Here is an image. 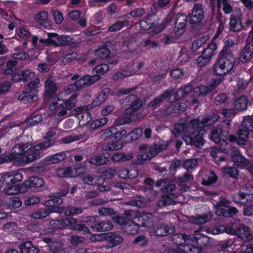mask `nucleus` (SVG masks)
<instances>
[{"instance_id": "a878e982", "label": "nucleus", "mask_w": 253, "mask_h": 253, "mask_svg": "<svg viewBox=\"0 0 253 253\" xmlns=\"http://www.w3.org/2000/svg\"><path fill=\"white\" fill-rule=\"evenodd\" d=\"M80 171L74 172L71 167L59 168L56 170V175L59 177H73L75 174H78Z\"/></svg>"}, {"instance_id": "72a5a7b5", "label": "nucleus", "mask_w": 253, "mask_h": 253, "mask_svg": "<svg viewBox=\"0 0 253 253\" xmlns=\"http://www.w3.org/2000/svg\"><path fill=\"white\" fill-rule=\"evenodd\" d=\"M241 126L251 132H253V115L245 116L241 123Z\"/></svg>"}, {"instance_id": "f3484780", "label": "nucleus", "mask_w": 253, "mask_h": 253, "mask_svg": "<svg viewBox=\"0 0 253 253\" xmlns=\"http://www.w3.org/2000/svg\"><path fill=\"white\" fill-rule=\"evenodd\" d=\"M44 85L45 91L43 94L44 97L46 98H48L53 96L55 94L57 87L56 84L53 80L52 77H50L48 78L45 81Z\"/></svg>"}, {"instance_id": "ea45409f", "label": "nucleus", "mask_w": 253, "mask_h": 253, "mask_svg": "<svg viewBox=\"0 0 253 253\" xmlns=\"http://www.w3.org/2000/svg\"><path fill=\"white\" fill-rule=\"evenodd\" d=\"M251 229L247 226L242 224L238 226V237H249L252 235Z\"/></svg>"}, {"instance_id": "09e8293b", "label": "nucleus", "mask_w": 253, "mask_h": 253, "mask_svg": "<svg viewBox=\"0 0 253 253\" xmlns=\"http://www.w3.org/2000/svg\"><path fill=\"white\" fill-rule=\"evenodd\" d=\"M55 142V141L53 139H47V140L40 143L36 145H35L34 147V149L35 150H38L44 149L45 148H49L51 146L53 145Z\"/></svg>"}, {"instance_id": "4c0bfd02", "label": "nucleus", "mask_w": 253, "mask_h": 253, "mask_svg": "<svg viewBox=\"0 0 253 253\" xmlns=\"http://www.w3.org/2000/svg\"><path fill=\"white\" fill-rule=\"evenodd\" d=\"M40 157V153L38 150H34L27 155H23L21 160L22 162L26 164L32 162Z\"/></svg>"}, {"instance_id": "4d7b16f0", "label": "nucleus", "mask_w": 253, "mask_h": 253, "mask_svg": "<svg viewBox=\"0 0 253 253\" xmlns=\"http://www.w3.org/2000/svg\"><path fill=\"white\" fill-rule=\"evenodd\" d=\"M48 39L45 40H41L40 42H41L54 44L56 46V43L55 42H57V39H56V38H58V34L56 33H48Z\"/></svg>"}, {"instance_id": "ddd939ff", "label": "nucleus", "mask_w": 253, "mask_h": 253, "mask_svg": "<svg viewBox=\"0 0 253 253\" xmlns=\"http://www.w3.org/2000/svg\"><path fill=\"white\" fill-rule=\"evenodd\" d=\"M242 14L240 11H238L236 13L231 15L229 23V28L230 30L234 32H238L243 28L242 24Z\"/></svg>"}, {"instance_id": "20e7f679", "label": "nucleus", "mask_w": 253, "mask_h": 253, "mask_svg": "<svg viewBox=\"0 0 253 253\" xmlns=\"http://www.w3.org/2000/svg\"><path fill=\"white\" fill-rule=\"evenodd\" d=\"M32 146V144L29 142L15 145L11 150V154L9 156L4 154L0 156V164L20 159L27 151L31 148Z\"/></svg>"}, {"instance_id": "9b49d317", "label": "nucleus", "mask_w": 253, "mask_h": 253, "mask_svg": "<svg viewBox=\"0 0 253 253\" xmlns=\"http://www.w3.org/2000/svg\"><path fill=\"white\" fill-rule=\"evenodd\" d=\"M77 97V94L74 93L72 94L69 99L63 101V103L59 104L58 103H57V108L61 109V110L58 113V116H62L67 114V110H70L75 107L76 103Z\"/></svg>"}, {"instance_id": "7c9ffc66", "label": "nucleus", "mask_w": 253, "mask_h": 253, "mask_svg": "<svg viewBox=\"0 0 253 253\" xmlns=\"http://www.w3.org/2000/svg\"><path fill=\"white\" fill-rule=\"evenodd\" d=\"M218 119V116L215 114H211L205 116L201 120V126L207 127L212 125Z\"/></svg>"}, {"instance_id": "3c124183", "label": "nucleus", "mask_w": 253, "mask_h": 253, "mask_svg": "<svg viewBox=\"0 0 253 253\" xmlns=\"http://www.w3.org/2000/svg\"><path fill=\"white\" fill-rule=\"evenodd\" d=\"M235 242L233 240H228L222 244L220 246V249L214 251L213 253H230L227 248L230 247Z\"/></svg>"}, {"instance_id": "680f3d73", "label": "nucleus", "mask_w": 253, "mask_h": 253, "mask_svg": "<svg viewBox=\"0 0 253 253\" xmlns=\"http://www.w3.org/2000/svg\"><path fill=\"white\" fill-rule=\"evenodd\" d=\"M175 204L174 201H172L168 197L167 195L162 196V199L158 203L159 207H162L170 205H174Z\"/></svg>"}, {"instance_id": "393cba45", "label": "nucleus", "mask_w": 253, "mask_h": 253, "mask_svg": "<svg viewBox=\"0 0 253 253\" xmlns=\"http://www.w3.org/2000/svg\"><path fill=\"white\" fill-rule=\"evenodd\" d=\"M249 101L247 97L245 95H242L236 99L234 103V107L235 110L243 111L247 109Z\"/></svg>"}, {"instance_id": "37998d69", "label": "nucleus", "mask_w": 253, "mask_h": 253, "mask_svg": "<svg viewBox=\"0 0 253 253\" xmlns=\"http://www.w3.org/2000/svg\"><path fill=\"white\" fill-rule=\"evenodd\" d=\"M132 158L131 154H125L122 153H115L112 157V160L114 162H125L129 161Z\"/></svg>"}, {"instance_id": "338daca9", "label": "nucleus", "mask_w": 253, "mask_h": 253, "mask_svg": "<svg viewBox=\"0 0 253 253\" xmlns=\"http://www.w3.org/2000/svg\"><path fill=\"white\" fill-rule=\"evenodd\" d=\"M82 210L80 207H69L65 211V214L67 216L78 214L82 212Z\"/></svg>"}, {"instance_id": "473e14b6", "label": "nucleus", "mask_w": 253, "mask_h": 253, "mask_svg": "<svg viewBox=\"0 0 253 253\" xmlns=\"http://www.w3.org/2000/svg\"><path fill=\"white\" fill-rule=\"evenodd\" d=\"M26 192V188L24 186L23 183L20 185L14 184L9 186L5 191V193L8 195H15L18 193H24Z\"/></svg>"}, {"instance_id": "6e6d98bb", "label": "nucleus", "mask_w": 253, "mask_h": 253, "mask_svg": "<svg viewBox=\"0 0 253 253\" xmlns=\"http://www.w3.org/2000/svg\"><path fill=\"white\" fill-rule=\"evenodd\" d=\"M22 202L20 199L16 197H13L9 199L8 203V208L10 210L15 209L21 206Z\"/></svg>"}, {"instance_id": "a211bd4d", "label": "nucleus", "mask_w": 253, "mask_h": 253, "mask_svg": "<svg viewBox=\"0 0 253 253\" xmlns=\"http://www.w3.org/2000/svg\"><path fill=\"white\" fill-rule=\"evenodd\" d=\"M113 225L109 220H103L101 221H96L94 225H91L90 228L92 230L94 229L99 232L108 231L112 229Z\"/></svg>"}, {"instance_id": "864d4df0", "label": "nucleus", "mask_w": 253, "mask_h": 253, "mask_svg": "<svg viewBox=\"0 0 253 253\" xmlns=\"http://www.w3.org/2000/svg\"><path fill=\"white\" fill-rule=\"evenodd\" d=\"M83 78L85 83L86 86H88L99 80L101 77L99 75H93L92 76L85 75L83 77Z\"/></svg>"}, {"instance_id": "6e6552de", "label": "nucleus", "mask_w": 253, "mask_h": 253, "mask_svg": "<svg viewBox=\"0 0 253 253\" xmlns=\"http://www.w3.org/2000/svg\"><path fill=\"white\" fill-rule=\"evenodd\" d=\"M217 46L215 43L209 44L202 53V54L197 59V65L199 67L205 66L211 60L214 51L216 49Z\"/></svg>"}, {"instance_id": "423d86ee", "label": "nucleus", "mask_w": 253, "mask_h": 253, "mask_svg": "<svg viewBox=\"0 0 253 253\" xmlns=\"http://www.w3.org/2000/svg\"><path fill=\"white\" fill-rule=\"evenodd\" d=\"M206 130L204 129H197L182 137L183 140L187 145L194 146L200 148L205 144L204 135Z\"/></svg>"}, {"instance_id": "f257e3e1", "label": "nucleus", "mask_w": 253, "mask_h": 253, "mask_svg": "<svg viewBox=\"0 0 253 253\" xmlns=\"http://www.w3.org/2000/svg\"><path fill=\"white\" fill-rule=\"evenodd\" d=\"M236 58L234 54L219 53L213 65V72L217 76H224L233 68Z\"/></svg>"}, {"instance_id": "de8ad7c7", "label": "nucleus", "mask_w": 253, "mask_h": 253, "mask_svg": "<svg viewBox=\"0 0 253 253\" xmlns=\"http://www.w3.org/2000/svg\"><path fill=\"white\" fill-rule=\"evenodd\" d=\"M69 192V190L68 189H66L63 190L62 191L60 192H57L55 193L53 196H51L50 197L53 200V202L58 206L60 204L62 203L63 200L60 197L61 196H65Z\"/></svg>"}, {"instance_id": "cd10ccee", "label": "nucleus", "mask_w": 253, "mask_h": 253, "mask_svg": "<svg viewBox=\"0 0 253 253\" xmlns=\"http://www.w3.org/2000/svg\"><path fill=\"white\" fill-rule=\"evenodd\" d=\"M21 253H38L39 250L34 246L31 241L23 243L20 246Z\"/></svg>"}, {"instance_id": "7ed1b4c3", "label": "nucleus", "mask_w": 253, "mask_h": 253, "mask_svg": "<svg viewBox=\"0 0 253 253\" xmlns=\"http://www.w3.org/2000/svg\"><path fill=\"white\" fill-rule=\"evenodd\" d=\"M142 106V101L138 97L136 100L129 104L128 108H126L124 111V114L130 115V116H124L118 120L119 125L130 123L135 122L139 119V114L134 113Z\"/></svg>"}, {"instance_id": "58836bf2", "label": "nucleus", "mask_w": 253, "mask_h": 253, "mask_svg": "<svg viewBox=\"0 0 253 253\" xmlns=\"http://www.w3.org/2000/svg\"><path fill=\"white\" fill-rule=\"evenodd\" d=\"M30 83L28 85L25 86V89L26 91H28L30 93L37 94L38 92V88L39 87V84L40 80L39 79L36 78L34 81H30Z\"/></svg>"}, {"instance_id": "e433bc0d", "label": "nucleus", "mask_w": 253, "mask_h": 253, "mask_svg": "<svg viewBox=\"0 0 253 253\" xmlns=\"http://www.w3.org/2000/svg\"><path fill=\"white\" fill-rule=\"evenodd\" d=\"M107 162V157H105L104 155L93 156L88 160L90 164L97 166L104 165Z\"/></svg>"}, {"instance_id": "c756f323", "label": "nucleus", "mask_w": 253, "mask_h": 253, "mask_svg": "<svg viewBox=\"0 0 253 253\" xmlns=\"http://www.w3.org/2000/svg\"><path fill=\"white\" fill-rule=\"evenodd\" d=\"M95 185L98 186V189L101 192L108 191L110 189L109 185L102 176L98 175L96 177V180L94 182Z\"/></svg>"}, {"instance_id": "a18cd8bd", "label": "nucleus", "mask_w": 253, "mask_h": 253, "mask_svg": "<svg viewBox=\"0 0 253 253\" xmlns=\"http://www.w3.org/2000/svg\"><path fill=\"white\" fill-rule=\"evenodd\" d=\"M225 174H227L230 177L237 179L239 176V171L235 167H224L222 168Z\"/></svg>"}, {"instance_id": "6ab92c4d", "label": "nucleus", "mask_w": 253, "mask_h": 253, "mask_svg": "<svg viewBox=\"0 0 253 253\" xmlns=\"http://www.w3.org/2000/svg\"><path fill=\"white\" fill-rule=\"evenodd\" d=\"M44 182L43 179L36 177H30L27 180L23 183L24 186L26 188V191L28 188L35 187L39 188L44 185Z\"/></svg>"}, {"instance_id": "bb28decb", "label": "nucleus", "mask_w": 253, "mask_h": 253, "mask_svg": "<svg viewBox=\"0 0 253 253\" xmlns=\"http://www.w3.org/2000/svg\"><path fill=\"white\" fill-rule=\"evenodd\" d=\"M233 200L234 202L237 203H246L248 202H251L253 200V194H247L239 191L237 196L233 197Z\"/></svg>"}, {"instance_id": "2f4dec72", "label": "nucleus", "mask_w": 253, "mask_h": 253, "mask_svg": "<svg viewBox=\"0 0 253 253\" xmlns=\"http://www.w3.org/2000/svg\"><path fill=\"white\" fill-rule=\"evenodd\" d=\"M250 132H251L243 128L238 130L237 131L238 135L237 143L241 145H245L249 138Z\"/></svg>"}, {"instance_id": "a19ab883", "label": "nucleus", "mask_w": 253, "mask_h": 253, "mask_svg": "<svg viewBox=\"0 0 253 253\" xmlns=\"http://www.w3.org/2000/svg\"><path fill=\"white\" fill-rule=\"evenodd\" d=\"M66 158L64 152H61L55 155L47 157L46 158V161L50 162L51 164H56L63 161Z\"/></svg>"}, {"instance_id": "13d9d810", "label": "nucleus", "mask_w": 253, "mask_h": 253, "mask_svg": "<svg viewBox=\"0 0 253 253\" xmlns=\"http://www.w3.org/2000/svg\"><path fill=\"white\" fill-rule=\"evenodd\" d=\"M75 229L79 230L80 231H82L84 232V233H88V234L91 235V237H95L96 235H103L93 233L92 231L88 229V228L84 224H80L78 225H76Z\"/></svg>"}, {"instance_id": "5fc2aeb1", "label": "nucleus", "mask_w": 253, "mask_h": 253, "mask_svg": "<svg viewBox=\"0 0 253 253\" xmlns=\"http://www.w3.org/2000/svg\"><path fill=\"white\" fill-rule=\"evenodd\" d=\"M29 126H32L37 125L42 121V117L41 115L34 113L32 114L28 120Z\"/></svg>"}, {"instance_id": "2eb2a0df", "label": "nucleus", "mask_w": 253, "mask_h": 253, "mask_svg": "<svg viewBox=\"0 0 253 253\" xmlns=\"http://www.w3.org/2000/svg\"><path fill=\"white\" fill-rule=\"evenodd\" d=\"M204 13L202 5L196 4L193 9L190 23L194 24L201 21L204 17Z\"/></svg>"}, {"instance_id": "4468645a", "label": "nucleus", "mask_w": 253, "mask_h": 253, "mask_svg": "<svg viewBox=\"0 0 253 253\" xmlns=\"http://www.w3.org/2000/svg\"><path fill=\"white\" fill-rule=\"evenodd\" d=\"M253 54V42L248 43L242 50L239 60L243 63L249 62L252 58Z\"/></svg>"}, {"instance_id": "412c9836", "label": "nucleus", "mask_w": 253, "mask_h": 253, "mask_svg": "<svg viewBox=\"0 0 253 253\" xmlns=\"http://www.w3.org/2000/svg\"><path fill=\"white\" fill-rule=\"evenodd\" d=\"M215 209V213L218 216H222L225 217H233L238 212V210L236 208L233 207H229L228 209L223 208H216Z\"/></svg>"}, {"instance_id": "052dcab7", "label": "nucleus", "mask_w": 253, "mask_h": 253, "mask_svg": "<svg viewBox=\"0 0 253 253\" xmlns=\"http://www.w3.org/2000/svg\"><path fill=\"white\" fill-rule=\"evenodd\" d=\"M211 218V216L208 214L198 215L194 217V222L196 224H204L209 221Z\"/></svg>"}, {"instance_id": "0eeeda50", "label": "nucleus", "mask_w": 253, "mask_h": 253, "mask_svg": "<svg viewBox=\"0 0 253 253\" xmlns=\"http://www.w3.org/2000/svg\"><path fill=\"white\" fill-rule=\"evenodd\" d=\"M166 98L168 99L169 102H173L178 100L179 97L178 92H174L173 89L167 90L164 93L151 101L148 106L150 108L158 106Z\"/></svg>"}, {"instance_id": "e2e57ef3", "label": "nucleus", "mask_w": 253, "mask_h": 253, "mask_svg": "<svg viewBox=\"0 0 253 253\" xmlns=\"http://www.w3.org/2000/svg\"><path fill=\"white\" fill-rule=\"evenodd\" d=\"M152 156L150 155L149 153L141 154H139L137 156V163L136 164H142L144 161H149L152 159Z\"/></svg>"}, {"instance_id": "c03bdc74", "label": "nucleus", "mask_w": 253, "mask_h": 253, "mask_svg": "<svg viewBox=\"0 0 253 253\" xmlns=\"http://www.w3.org/2000/svg\"><path fill=\"white\" fill-rule=\"evenodd\" d=\"M119 240H116V238H89V240L91 241V242H100L104 240H108L109 241L110 247H113L115 246L119 245L120 243H121L124 241V238H118Z\"/></svg>"}, {"instance_id": "5701e85b", "label": "nucleus", "mask_w": 253, "mask_h": 253, "mask_svg": "<svg viewBox=\"0 0 253 253\" xmlns=\"http://www.w3.org/2000/svg\"><path fill=\"white\" fill-rule=\"evenodd\" d=\"M187 21V17L183 14H177L175 19V28H176V32H180L186 27Z\"/></svg>"}, {"instance_id": "49530a36", "label": "nucleus", "mask_w": 253, "mask_h": 253, "mask_svg": "<svg viewBox=\"0 0 253 253\" xmlns=\"http://www.w3.org/2000/svg\"><path fill=\"white\" fill-rule=\"evenodd\" d=\"M198 163L196 159H188L184 161L183 167L186 169L188 172L193 170L197 167Z\"/></svg>"}, {"instance_id": "f704fd0d", "label": "nucleus", "mask_w": 253, "mask_h": 253, "mask_svg": "<svg viewBox=\"0 0 253 253\" xmlns=\"http://www.w3.org/2000/svg\"><path fill=\"white\" fill-rule=\"evenodd\" d=\"M18 99L25 103L27 102H32L38 100V96L36 94L30 93V92L26 91V90L24 89L22 92V94L18 96Z\"/></svg>"}, {"instance_id": "9d476101", "label": "nucleus", "mask_w": 253, "mask_h": 253, "mask_svg": "<svg viewBox=\"0 0 253 253\" xmlns=\"http://www.w3.org/2000/svg\"><path fill=\"white\" fill-rule=\"evenodd\" d=\"M88 109V106H83L74 109L71 113L76 115L80 120V123L84 125L89 122L91 119Z\"/></svg>"}, {"instance_id": "c9c22d12", "label": "nucleus", "mask_w": 253, "mask_h": 253, "mask_svg": "<svg viewBox=\"0 0 253 253\" xmlns=\"http://www.w3.org/2000/svg\"><path fill=\"white\" fill-rule=\"evenodd\" d=\"M222 129L221 128H213L211 131V139L215 143H219L221 140L225 142V139L221 136Z\"/></svg>"}, {"instance_id": "bf43d9fd", "label": "nucleus", "mask_w": 253, "mask_h": 253, "mask_svg": "<svg viewBox=\"0 0 253 253\" xmlns=\"http://www.w3.org/2000/svg\"><path fill=\"white\" fill-rule=\"evenodd\" d=\"M109 70V66L108 64H101L96 66L93 69V71H95L96 73V75H100L104 74Z\"/></svg>"}, {"instance_id": "603ef678", "label": "nucleus", "mask_w": 253, "mask_h": 253, "mask_svg": "<svg viewBox=\"0 0 253 253\" xmlns=\"http://www.w3.org/2000/svg\"><path fill=\"white\" fill-rule=\"evenodd\" d=\"M112 133H113L112 136V140L118 142L126 133V131L124 129L118 130L116 127H112Z\"/></svg>"}, {"instance_id": "69168bd1", "label": "nucleus", "mask_w": 253, "mask_h": 253, "mask_svg": "<svg viewBox=\"0 0 253 253\" xmlns=\"http://www.w3.org/2000/svg\"><path fill=\"white\" fill-rule=\"evenodd\" d=\"M234 44V42L232 40H230L228 39L226 41L225 45L224 46L223 49L220 51V53H225V54H233L232 51L230 50V47L233 46Z\"/></svg>"}, {"instance_id": "c85d7f7f", "label": "nucleus", "mask_w": 253, "mask_h": 253, "mask_svg": "<svg viewBox=\"0 0 253 253\" xmlns=\"http://www.w3.org/2000/svg\"><path fill=\"white\" fill-rule=\"evenodd\" d=\"M94 51L95 55L100 59H105L108 58L111 53L110 49L107 47V43H105L104 46L100 47Z\"/></svg>"}, {"instance_id": "f8f14e48", "label": "nucleus", "mask_w": 253, "mask_h": 253, "mask_svg": "<svg viewBox=\"0 0 253 253\" xmlns=\"http://www.w3.org/2000/svg\"><path fill=\"white\" fill-rule=\"evenodd\" d=\"M232 161L238 166L246 168L253 174V162L245 159L240 154H235L231 156Z\"/></svg>"}, {"instance_id": "1a4fd4ad", "label": "nucleus", "mask_w": 253, "mask_h": 253, "mask_svg": "<svg viewBox=\"0 0 253 253\" xmlns=\"http://www.w3.org/2000/svg\"><path fill=\"white\" fill-rule=\"evenodd\" d=\"M220 83L221 80L220 79H215L209 85H200L196 87L193 89V95L196 97L205 96L214 90Z\"/></svg>"}, {"instance_id": "f03ea898", "label": "nucleus", "mask_w": 253, "mask_h": 253, "mask_svg": "<svg viewBox=\"0 0 253 253\" xmlns=\"http://www.w3.org/2000/svg\"><path fill=\"white\" fill-rule=\"evenodd\" d=\"M184 244H180L176 249H169L167 253H200L203 247L207 244H200L203 238H182Z\"/></svg>"}, {"instance_id": "8fccbe9b", "label": "nucleus", "mask_w": 253, "mask_h": 253, "mask_svg": "<svg viewBox=\"0 0 253 253\" xmlns=\"http://www.w3.org/2000/svg\"><path fill=\"white\" fill-rule=\"evenodd\" d=\"M101 173H102V176L105 178H111L116 174V170L112 168H104L102 169Z\"/></svg>"}, {"instance_id": "79ce46f5", "label": "nucleus", "mask_w": 253, "mask_h": 253, "mask_svg": "<svg viewBox=\"0 0 253 253\" xmlns=\"http://www.w3.org/2000/svg\"><path fill=\"white\" fill-rule=\"evenodd\" d=\"M44 205L51 212L61 213L63 211V209L55 205L52 199L46 201L44 203Z\"/></svg>"}, {"instance_id": "39448f33", "label": "nucleus", "mask_w": 253, "mask_h": 253, "mask_svg": "<svg viewBox=\"0 0 253 253\" xmlns=\"http://www.w3.org/2000/svg\"><path fill=\"white\" fill-rule=\"evenodd\" d=\"M112 219L116 223L121 226L122 230L127 235H135L138 232V227L134 220L128 219L127 217L120 215L114 216Z\"/></svg>"}, {"instance_id": "774afa93", "label": "nucleus", "mask_w": 253, "mask_h": 253, "mask_svg": "<svg viewBox=\"0 0 253 253\" xmlns=\"http://www.w3.org/2000/svg\"><path fill=\"white\" fill-rule=\"evenodd\" d=\"M192 86L190 85L186 86L184 88H180L176 92H178V95L179 97V99L181 97H185L189 92L192 89Z\"/></svg>"}, {"instance_id": "4be33fe9", "label": "nucleus", "mask_w": 253, "mask_h": 253, "mask_svg": "<svg viewBox=\"0 0 253 253\" xmlns=\"http://www.w3.org/2000/svg\"><path fill=\"white\" fill-rule=\"evenodd\" d=\"M22 178V175L20 173H16L13 175L5 173L2 176V182H5L7 185H14L21 181Z\"/></svg>"}, {"instance_id": "aec40b11", "label": "nucleus", "mask_w": 253, "mask_h": 253, "mask_svg": "<svg viewBox=\"0 0 253 253\" xmlns=\"http://www.w3.org/2000/svg\"><path fill=\"white\" fill-rule=\"evenodd\" d=\"M137 225L142 227L150 226L152 223V219L146 213H142L136 216L133 218Z\"/></svg>"}, {"instance_id": "dca6fc26", "label": "nucleus", "mask_w": 253, "mask_h": 253, "mask_svg": "<svg viewBox=\"0 0 253 253\" xmlns=\"http://www.w3.org/2000/svg\"><path fill=\"white\" fill-rule=\"evenodd\" d=\"M34 77L35 73L34 72L25 70L15 74L11 77V80L13 82H19L23 81L24 82H27L33 79Z\"/></svg>"}, {"instance_id": "b1692460", "label": "nucleus", "mask_w": 253, "mask_h": 253, "mask_svg": "<svg viewBox=\"0 0 253 253\" xmlns=\"http://www.w3.org/2000/svg\"><path fill=\"white\" fill-rule=\"evenodd\" d=\"M152 18V16L151 15H149L146 17H145L143 19L140 20L139 25L141 29L143 30H147L156 26L158 24V22L153 21Z\"/></svg>"}, {"instance_id": "0e129e2a", "label": "nucleus", "mask_w": 253, "mask_h": 253, "mask_svg": "<svg viewBox=\"0 0 253 253\" xmlns=\"http://www.w3.org/2000/svg\"><path fill=\"white\" fill-rule=\"evenodd\" d=\"M56 46L65 45L71 42V39L69 36H62L58 35Z\"/></svg>"}]
</instances>
